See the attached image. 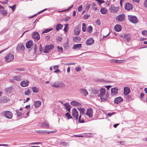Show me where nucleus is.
Masks as SVG:
<instances>
[{
	"label": "nucleus",
	"instance_id": "nucleus-1",
	"mask_svg": "<svg viewBox=\"0 0 147 147\" xmlns=\"http://www.w3.org/2000/svg\"><path fill=\"white\" fill-rule=\"evenodd\" d=\"M52 86L55 88H61L65 87V84L62 82L57 81L51 85Z\"/></svg>",
	"mask_w": 147,
	"mask_h": 147
},
{
	"label": "nucleus",
	"instance_id": "nucleus-2",
	"mask_svg": "<svg viewBox=\"0 0 147 147\" xmlns=\"http://www.w3.org/2000/svg\"><path fill=\"white\" fill-rule=\"evenodd\" d=\"M14 58L13 53V52H11L8 53L5 57V61L7 62H9L13 60Z\"/></svg>",
	"mask_w": 147,
	"mask_h": 147
},
{
	"label": "nucleus",
	"instance_id": "nucleus-3",
	"mask_svg": "<svg viewBox=\"0 0 147 147\" xmlns=\"http://www.w3.org/2000/svg\"><path fill=\"white\" fill-rule=\"evenodd\" d=\"M128 18L130 22L134 24H136L138 22L137 17L135 16L128 15Z\"/></svg>",
	"mask_w": 147,
	"mask_h": 147
},
{
	"label": "nucleus",
	"instance_id": "nucleus-4",
	"mask_svg": "<svg viewBox=\"0 0 147 147\" xmlns=\"http://www.w3.org/2000/svg\"><path fill=\"white\" fill-rule=\"evenodd\" d=\"M1 114L2 115L9 119H11L13 115L12 113L11 112L8 111H3L2 112Z\"/></svg>",
	"mask_w": 147,
	"mask_h": 147
},
{
	"label": "nucleus",
	"instance_id": "nucleus-5",
	"mask_svg": "<svg viewBox=\"0 0 147 147\" xmlns=\"http://www.w3.org/2000/svg\"><path fill=\"white\" fill-rule=\"evenodd\" d=\"M125 16L124 14L119 15L115 18L116 21L119 22H123L125 20Z\"/></svg>",
	"mask_w": 147,
	"mask_h": 147
},
{
	"label": "nucleus",
	"instance_id": "nucleus-6",
	"mask_svg": "<svg viewBox=\"0 0 147 147\" xmlns=\"http://www.w3.org/2000/svg\"><path fill=\"white\" fill-rule=\"evenodd\" d=\"M109 9L110 12L113 13H116L119 10V7H115L114 5H111Z\"/></svg>",
	"mask_w": 147,
	"mask_h": 147
},
{
	"label": "nucleus",
	"instance_id": "nucleus-7",
	"mask_svg": "<svg viewBox=\"0 0 147 147\" xmlns=\"http://www.w3.org/2000/svg\"><path fill=\"white\" fill-rule=\"evenodd\" d=\"M86 114L89 117H92L93 115V110L91 108L88 109Z\"/></svg>",
	"mask_w": 147,
	"mask_h": 147
},
{
	"label": "nucleus",
	"instance_id": "nucleus-8",
	"mask_svg": "<svg viewBox=\"0 0 147 147\" xmlns=\"http://www.w3.org/2000/svg\"><path fill=\"white\" fill-rule=\"evenodd\" d=\"M124 7L125 10H129L133 9V5L131 3H127L125 4Z\"/></svg>",
	"mask_w": 147,
	"mask_h": 147
},
{
	"label": "nucleus",
	"instance_id": "nucleus-9",
	"mask_svg": "<svg viewBox=\"0 0 147 147\" xmlns=\"http://www.w3.org/2000/svg\"><path fill=\"white\" fill-rule=\"evenodd\" d=\"M24 47L23 45L21 44H19L16 48V50L17 51H24Z\"/></svg>",
	"mask_w": 147,
	"mask_h": 147
},
{
	"label": "nucleus",
	"instance_id": "nucleus-10",
	"mask_svg": "<svg viewBox=\"0 0 147 147\" xmlns=\"http://www.w3.org/2000/svg\"><path fill=\"white\" fill-rule=\"evenodd\" d=\"M72 115L76 118V120L78 119V113L76 109L74 108L73 109L72 111Z\"/></svg>",
	"mask_w": 147,
	"mask_h": 147
},
{
	"label": "nucleus",
	"instance_id": "nucleus-11",
	"mask_svg": "<svg viewBox=\"0 0 147 147\" xmlns=\"http://www.w3.org/2000/svg\"><path fill=\"white\" fill-rule=\"evenodd\" d=\"M33 38L36 40H38L40 39V36L39 33L37 32H34L32 35Z\"/></svg>",
	"mask_w": 147,
	"mask_h": 147
},
{
	"label": "nucleus",
	"instance_id": "nucleus-12",
	"mask_svg": "<svg viewBox=\"0 0 147 147\" xmlns=\"http://www.w3.org/2000/svg\"><path fill=\"white\" fill-rule=\"evenodd\" d=\"M118 89L116 87L111 88V94L114 95L118 94Z\"/></svg>",
	"mask_w": 147,
	"mask_h": 147
},
{
	"label": "nucleus",
	"instance_id": "nucleus-13",
	"mask_svg": "<svg viewBox=\"0 0 147 147\" xmlns=\"http://www.w3.org/2000/svg\"><path fill=\"white\" fill-rule=\"evenodd\" d=\"M94 42L93 39L92 38H90L86 41V44L88 45H91L93 44Z\"/></svg>",
	"mask_w": 147,
	"mask_h": 147
},
{
	"label": "nucleus",
	"instance_id": "nucleus-14",
	"mask_svg": "<svg viewBox=\"0 0 147 147\" xmlns=\"http://www.w3.org/2000/svg\"><path fill=\"white\" fill-rule=\"evenodd\" d=\"M123 100V99L121 97L116 98L114 100V102L115 104H118Z\"/></svg>",
	"mask_w": 147,
	"mask_h": 147
},
{
	"label": "nucleus",
	"instance_id": "nucleus-15",
	"mask_svg": "<svg viewBox=\"0 0 147 147\" xmlns=\"http://www.w3.org/2000/svg\"><path fill=\"white\" fill-rule=\"evenodd\" d=\"M100 98L101 100L103 102L107 100V98L108 96V94H103L100 95H99Z\"/></svg>",
	"mask_w": 147,
	"mask_h": 147
},
{
	"label": "nucleus",
	"instance_id": "nucleus-16",
	"mask_svg": "<svg viewBox=\"0 0 147 147\" xmlns=\"http://www.w3.org/2000/svg\"><path fill=\"white\" fill-rule=\"evenodd\" d=\"M130 89L127 87H125L124 88L123 92L125 95H127L130 92Z\"/></svg>",
	"mask_w": 147,
	"mask_h": 147
},
{
	"label": "nucleus",
	"instance_id": "nucleus-17",
	"mask_svg": "<svg viewBox=\"0 0 147 147\" xmlns=\"http://www.w3.org/2000/svg\"><path fill=\"white\" fill-rule=\"evenodd\" d=\"M79 91L82 94L85 96H86L88 94V92L84 89L81 88L79 90Z\"/></svg>",
	"mask_w": 147,
	"mask_h": 147
},
{
	"label": "nucleus",
	"instance_id": "nucleus-18",
	"mask_svg": "<svg viewBox=\"0 0 147 147\" xmlns=\"http://www.w3.org/2000/svg\"><path fill=\"white\" fill-rule=\"evenodd\" d=\"M81 44H77L74 45L73 47V49H79L82 47Z\"/></svg>",
	"mask_w": 147,
	"mask_h": 147
},
{
	"label": "nucleus",
	"instance_id": "nucleus-19",
	"mask_svg": "<svg viewBox=\"0 0 147 147\" xmlns=\"http://www.w3.org/2000/svg\"><path fill=\"white\" fill-rule=\"evenodd\" d=\"M115 30L117 32L121 31V27L120 25L117 24L114 27Z\"/></svg>",
	"mask_w": 147,
	"mask_h": 147
},
{
	"label": "nucleus",
	"instance_id": "nucleus-20",
	"mask_svg": "<svg viewBox=\"0 0 147 147\" xmlns=\"http://www.w3.org/2000/svg\"><path fill=\"white\" fill-rule=\"evenodd\" d=\"M29 82L28 81H23L20 83L21 85L23 87H25L28 86Z\"/></svg>",
	"mask_w": 147,
	"mask_h": 147
},
{
	"label": "nucleus",
	"instance_id": "nucleus-21",
	"mask_svg": "<svg viewBox=\"0 0 147 147\" xmlns=\"http://www.w3.org/2000/svg\"><path fill=\"white\" fill-rule=\"evenodd\" d=\"M54 46L53 45H47V53H49V51L53 48Z\"/></svg>",
	"mask_w": 147,
	"mask_h": 147
},
{
	"label": "nucleus",
	"instance_id": "nucleus-22",
	"mask_svg": "<svg viewBox=\"0 0 147 147\" xmlns=\"http://www.w3.org/2000/svg\"><path fill=\"white\" fill-rule=\"evenodd\" d=\"M65 108L69 112H70V109L71 108V106L68 103H66L64 104Z\"/></svg>",
	"mask_w": 147,
	"mask_h": 147
},
{
	"label": "nucleus",
	"instance_id": "nucleus-23",
	"mask_svg": "<svg viewBox=\"0 0 147 147\" xmlns=\"http://www.w3.org/2000/svg\"><path fill=\"white\" fill-rule=\"evenodd\" d=\"M74 34L76 35H78L80 33V30L78 26H76L74 29Z\"/></svg>",
	"mask_w": 147,
	"mask_h": 147
},
{
	"label": "nucleus",
	"instance_id": "nucleus-24",
	"mask_svg": "<svg viewBox=\"0 0 147 147\" xmlns=\"http://www.w3.org/2000/svg\"><path fill=\"white\" fill-rule=\"evenodd\" d=\"M33 44V42L32 41H29L27 42L26 44V47L28 49L30 48L32 46Z\"/></svg>",
	"mask_w": 147,
	"mask_h": 147
},
{
	"label": "nucleus",
	"instance_id": "nucleus-25",
	"mask_svg": "<svg viewBox=\"0 0 147 147\" xmlns=\"http://www.w3.org/2000/svg\"><path fill=\"white\" fill-rule=\"evenodd\" d=\"M73 40L76 42L78 43L81 40V38L80 37L77 36L74 37L73 38Z\"/></svg>",
	"mask_w": 147,
	"mask_h": 147
},
{
	"label": "nucleus",
	"instance_id": "nucleus-26",
	"mask_svg": "<svg viewBox=\"0 0 147 147\" xmlns=\"http://www.w3.org/2000/svg\"><path fill=\"white\" fill-rule=\"evenodd\" d=\"M70 104L74 106L77 107L79 106L80 103L77 101L73 100L71 102Z\"/></svg>",
	"mask_w": 147,
	"mask_h": 147
},
{
	"label": "nucleus",
	"instance_id": "nucleus-27",
	"mask_svg": "<svg viewBox=\"0 0 147 147\" xmlns=\"http://www.w3.org/2000/svg\"><path fill=\"white\" fill-rule=\"evenodd\" d=\"M124 38L125 40L127 42H129L131 39L129 36L127 34L124 35Z\"/></svg>",
	"mask_w": 147,
	"mask_h": 147
},
{
	"label": "nucleus",
	"instance_id": "nucleus-28",
	"mask_svg": "<svg viewBox=\"0 0 147 147\" xmlns=\"http://www.w3.org/2000/svg\"><path fill=\"white\" fill-rule=\"evenodd\" d=\"M41 102L40 101H35L34 102V105L36 108L38 107L41 105Z\"/></svg>",
	"mask_w": 147,
	"mask_h": 147
},
{
	"label": "nucleus",
	"instance_id": "nucleus-29",
	"mask_svg": "<svg viewBox=\"0 0 147 147\" xmlns=\"http://www.w3.org/2000/svg\"><path fill=\"white\" fill-rule=\"evenodd\" d=\"M63 27V25L58 24L56 26V29L57 31H58Z\"/></svg>",
	"mask_w": 147,
	"mask_h": 147
},
{
	"label": "nucleus",
	"instance_id": "nucleus-30",
	"mask_svg": "<svg viewBox=\"0 0 147 147\" xmlns=\"http://www.w3.org/2000/svg\"><path fill=\"white\" fill-rule=\"evenodd\" d=\"M12 89H13L12 87L10 86L8 88H6L5 89V92L6 93H10Z\"/></svg>",
	"mask_w": 147,
	"mask_h": 147
},
{
	"label": "nucleus",
	"instance_id": "nucleus-31",
	"mask_svg": "<svg viewBox=\"0 0 147 147\" xmlns=\"http://www.w3.org/2000/svg\"><path fill=\"white\" fill-rule=\"evenodd\" d=\"M93 28L92 26H89L88 27L87 29V31L89 33H91L92 32Z\"/></svg>",
	"mask_w": 147,
	"mask_h": 147
},
{
	"label": "nucleus",
	"instance_id": "nucleus-32",
	"mask_svg": "<svg viewBox=\"0 0 147 147\" xmlns=\"http://www.w3.org/2000/svg\"><path fill=\"white\" fill-rule=\"evenodd\" d=\"M100 12L102 14H105L107 13V10L106 8L103 7L100 9Z\"/></svg>",
	"mask_w": 147,
	"mask_h": 147
},
{
	"label": "nucleus",
	"instance_id": "nucleus-33",
	"mask_svg": "<svg viewBox=\"0 0 147 147\" xmlns=\"http://www.w3.org/2000/svg\"><path fill=\"white\" fill-rule=\"evenodd\" d=\"M100 93L99 95L105 94V89L104 88H101L100 90Z\"/></svg>",
	"mask_w": 147,
	"mask_h": 147
},
{
	"label": "nucleus",
	"instance_id": "nucleus-34",
	"mask_svg": "<svg viewBox=\"0 0 147 147\" xmlns=\"http://www.w3.org/2000/svg\"><path fill=\"white\" fill-rule=\"evenodd\" d=\"M99 93V91L96 89H94V90H93L92 92V94H94L95 95L98 94Z\"/></svg>",
	"mask_w": 147,
	"mask_h": 147
},
{
	"label": "nucleus",
	"instance_id": "nucleus-35",
	"mask_svg": "<svg viewBox=\"0 0 147 147\" xmlns=\"http://www.w3.org/2000/svg\"><path fill=\"white\" fill-rule=\"evenodd\" d=\"M63 47L66 49H68L69 48V43L68 42V41H67V42L65 43H64L63 44Z\"/></svg>",
	"mask_w": 147,
	"mask_h": 147
},
{
	"label": "nucleus",
	"instance_id": "nucleus-36",
	"mask_svg": "<svg viewBox=\"0 0 147 147\" xmlns=\"http://www.w3.org/2000/svg\"><path fill=\"white\" fill-rule=\"evenodd\" d=\"M123 60H118L116 59H114L112 60V62L114 63H122L123 62Z\"/></svg>",
	"mask_w": 147,
	"mask_h": 147
},
{
	"label": "nucleus",
	"instance_id": "nucleus-37",
	"mask_svg": "<svg viewBox=\"0 0 147 147\" xmlns=\"http://www.w3.org/2000/svg\"><path fill=\"white\" fill-rule=\"evenodd\" d=\"M78 110H79L81 113H82V114H84L85 112V109L84 108H83L81 107H79L78 109Z\"/></svg>",
	"mask_w": 147,
	"mask_h": 147
},
{
	"label": "nucleus",
	"instance_id": "nucleus-38",
	"mask_svg": "<svg viewBox=\"0 0 147 147\" xmlns=\"http://www.w3.org/2000/svg\"><path fill=\"white\" fill-rule=\"evenodd\" d=\"M13 79L18 81H20L21 80V77L20 76H17L13 77Z\"/></svg>",
	"mask_w": 147,
	"mask_h": 147
},
{
	"label": "nucleus",
	"instance_id": "nucleus-39",
	"mask_svg": "<svg viewBox=\"0 0 147 147\" xmlns=\"http://www.w3.org/2000/svg\"><path fill=\"white\" fill-rule=\"evenodd\" d=\"M57 51L59 52H60L62 53L63 52V49L61 46H57Z\"/></svg>",
	"mask_w": 147,
	"mask_h": 147
},
{
	"label": "nucleus",
	"instance_id": "nucleus-40",
	"mask_svg": "<svg viewBox=\"0 0 147 147\" xmlns=\"http://www.w3.org/2000/svg\"><path fill=\"white\" fill-rule=\"evenodd\" d=\"M78 121L79 123H83L84 122V120L83 118H81V115L80 114L79 117Z\"/></svg>",
	"mask_w": 147,
	"mask_h": 147
},
{
	"label": "nucleus",
	"instance_id": "nucleus-41",
	"mask_svg": "<svg viewBox=\"0 0 147 147\" xmlns=\"http://www.w3.org/2000/svg\"><path fill=\"white\" fill-rule=\"evenodd\" d=\"M0 13L4 15H6L7 13V11L3 9L0 10Z\"/></svg>",
	"mask_w": 147,
	"mask_h": 147
},
{
	"label": "nucleus",
	"instance_id": "nucleus-42",
	"mask_svg": "<svg viewBox=\"0 0 147 147\" xmlns=\"http://www.w3.org/2000/svg\"><path fill=\"white\" fill-rule=\"evenodd\" d=\"M65 115L67 117V119H72L73 118L71 116V115L70 114L69 112L67 113Z\"/></svg>",
	"mask_w": 147,
	"mask_h": 147
},
{
	"label": "nucleus",
	"instance_id": "nucleus-43",
	"mask_svg": "<svg viewBox=\"0 0 147 147\" xmlns=\"http://www.w3.org/2000/svg\"><path fill=\"white\" fill-rule=\"evenodd\" d=\"M16 112V114L19 117H20L22 115V113L21 112L19 111L18 110H16L15 111Z\"/></svg>",
	"mask_w": 147,
	"mask_h": 147
},
{
	"label": "nucleus",
	"instance_id": "nucleus-44",
	"mask_svg": "<svg viewBox=\"0 0 147 147\" xmlns=\"http://www.w3.org/2000/svg\"><path fill=\"white\" fill-rule=\"evenodd\" d=\"M30 93V90L29 89H28L25 90L24 92V94L25 95H28Z\"/></svg>",
	"mask_w": 147,
	"mask_h": 147
},
{
	"label": "nucleus",
	"instance_id": "nucleus-45",
	"mask_svg": "<svg viewBox=\"0 0 147 147\" xmlns=\"http://www.w3.org/2000/svg\"><path fill=\"white\" fill-rule=\"evenodd\" d=\"M33 92L34 93H36L38 92V88L36 87H33L32 88Z\"/></svg>",
	"mask_w": 147,
	"mask_h": 147
},
{
	"label": "nucleus",
	"instance_id": "nucleus-46",
	"mask_svg": "<svg viewBox=\"0 0 147 147\" xmlns=\"http://www.w3.org/2000/svg\"><path fill=\"white\" fill-rule=\"evenodd\" d=\"M126 96V100L127 101H129L131 100V96L129 95H127Z\"/></svg>",
	"mask_w": 147,
	"mask_h": 147
},
{
	"label": "nucleus",
	"instance_id": "nucleus-47",
	"mask_svg": "<svg viewBox=\"0 0 147 147\" xmlns=\"http://www.w3.org/2000/svg\"><path fill=\"white\" fill-rule=\"evenodd\" d=\"M60 144L64 146H67L68 145V143L66 142H60Z\"/></svg>",
	"mask_w": 147,
	"mask_h": 147
},
{
	"label": "nucleus",
	"instance_id": "nucleus-48",
	"mask_svg": "<svg viewBox=\"0 0 147 147\" xmlns=\"http://www.w3.org/2000/svg\"><path fill=\"white\" fill-rule=\"evenodd\" d=\"M96 1H97L98 4L100 5L102 3H104L105 2L104 0H96Z\"/></svg>",
	"mask_w": 147,
	"mask_h": 147
},
{
	"label": "nucleus",
	"instance_id": "nucleus-49",
	"mask_svg": "<svg viewBox=\"0 0 147 147\" xmlns=\"http://www.w3.org/2000/svg\"><path fill=\"white\" fill-rule=\"evenodd\" d=\"M95 23L96 25H98L99 26L101 24L100 21L99 19H97L96 20Z\"/></svg>",
	"mask_w": 147,
	"mask_h": 147
},
{
	"label": "nucleus",
	"instance_id": "nucleus-50",
	"mask_svg": "<svg viewBox=\"0 0 147 147\" xmlns=\"http://www.w3.org/2000/svg\"><path fill=\"white\" fill-rule=\"evenodd\" d=\"M90 16V15L86 14L84 16V19H88Z\"/></svg>",
	"mask_w": 147,
	"mask_h": 147
},
{
	"label": "nucleus",
	"instance_id": "nucleus-51",
	"mask_svg": "<svg viewBox=\"0 0 147 147\" xmlns=\"http://www.w3.org/2000/svg\"><path fill=\"white\" fill-rule=\"evenodd\" d=\"M68 24H66L64 28V30L67 32V31L68 30Z\"/></svg>",
	"mask_w": 147,
	"mask_h": 147
},
{
	"label": "nucleus",
	"instance_id": "nucleus-52",
	"mask_svg": "<svg viewBox=\"0 0 147 147\" xmlns=\"http://www.w3.org/2000/svg\"><path fill=\"white\" fill-rule=\"evenodd\" d=\"M147 31L144 30H143L142 32V34L145 36H147Z\"/></svg>",
	"mask_w": 147,
	"mask_h": 147
},
{
	"label": "nucleus",
	"instance_id": "nucleus-53",
	"mask_svg": "<svg viewBox=\"0 0 147 147\" xmlns=\"http://www.w3.org/2000/svg\"><path fill=\"white\" fill-rule=\"evenodd\" d=\"M62 38L61 36H58L57 39V41L58 42H61L62 40Z\"/></svg>",
	"mask_w": 147,
	"mask_h": 147
},
{
	"label": "nucleus",
	"instance_id": "nucleus-54",
	"mask_svg": "<svg viewBox=\"0 0 147 147\" xmlns=\"http://www.w3.org/2000/svg\"><path fill=\"white\" fill-rule=\"evenodd\" d=\"M73 7V5H71V6H70V7H69V8H68V9H65V10H64L62 11H67L68 10H69L71 8H72Z\"/></svg>",
	"mask_w": 147,
	"mask_h": 147
},
{
	"label": "nucleus",
	"instance_id": "nucleus-55",
	"mask_svg": "<svg viewBox=\"0 0 147 147\" xmlns=\"http://www.w3.org/2000/svg\"><path fill=\"white\" fill-rule=\"evenodd\" d=\"M143 5L144 7L147 8V0H145Z\"/></svg>",
	"mask_w": 147,
	"mask_h": 147
},
{
	"label": "nucleus",
	"instance_id": "nucleus-56",
	"mask_svg": "<svg viewBox=\"0 0 147 147\" xmlns=\"http://www.w3.org/2000/svg\"><path fill=\"white\" fill-rule=\"evenodd\" d=\"M71 18L70 17H67L65 19L64 21L65 22H67Z\"/></svg>",
	"mask_w": 147,
	"mask_h": 147
},
{
	"label": "nucleus",
	"instance_id": "nucleus-57",
	"mask_svg": "<svg viewBox=\"0 0 147 147\" xmlns=\"http://www.w3.org/2000/svg\"><path fill=\"white\" fill-rule=\"evenodd\" d=\"M82 9V5H81L78 7V11L79 12L81 11Z\"/></svg>",
	"mask_w": 147,
	"mask_h": 147
},
{
	"label": "nucleus",
	"instance_id": "nucleus-58",
	"mask_svg": "<svg viewBox=\"0 0 147 147\" xmlns=\"http://www.w3.org/2000/svg\"><path fill=\"white\" fill-rule=\"evenodd\" d=\"M59 66L58 65H55L53 66V68L54 69H55V70L56 69H59Z\"/></svg>",
	"mask_w": 147,
	"mask_h": 147
},
{
	"label": "nucleus",
	"instance_id": "nucleus-59",
	"mask_svg": "<svg viewBox=\"0 0 147 147\" xmlns=\"http://www.w3.org/2000/svg\"><path fill=\"white\" fill-rule=\"evenodd\" d=\"M61 72L60 70L58 69H56L54 71V73H60Z\"/></svg>",
	"mask_w": 147,
	"mask_h": 147
},
{
	"label": "nucleus",
	"instance_id": "nucleus-60",
	"mask_svg": "<svg viewBox=\"0 0 147 147\" xmlns=\"http://www.w3.org/2000/svg\"><path fill=\"white\" fill-rule=\"evenodd\" d=\"M39 50L41 52L43 51V48L41 44H40L39 46Z\"/></svg>",
	"mask_w": 147,
	"mask_h": 147
},
{
	"label": "nucleus",
	"instance_id": "nucleus-61",
	"mask_svg": "<svg viewBox=\"0 0 147 147\" xmlns=\"http://www.w3.org/2000/svg\"><path fill=\"white\" fill-rule=\"evenodd\" d=\"M56 132V131L55 130H53V131H47V134H49L52 133H55Z\"/></svg>",
	"mask_w": 147,
	"mask_h": 147
},
{
	"label": "nucleus",
	"instance_id": "nucleus-62",
	"mask_svg": "<svg viewBox=\"0 0 147 147\" xmlns=\"http://www.w3.org/2000/svg\"><path fill=\"white\" fill-rule=\"evenodd\" d=\"M90 5L87 4L86 6V9L87 10H88L90 7Z\"/></svg>",
	"mask_w": 147,
	"mask_h": 147
},
{
	"label": "nucleus",
	"instance_id": "nucleus-63",
	"mask_svg": "<svg viewBox=\"0 0 147 147\" xmlns=\"http://www.w3.org/2000/svg\"><path fill=\"white\" fill-rule=\"evenodd\" d=\"M9 7L11 8L13 11H14L16 8V5H14L13 6H9Z\"/></svg>",
	"mask_w": 147,
	"mask_h": 147
},
{
	"label": "nucleus",
	"instance_id": "nucleus-64",
	"mask_svg": "<svg viewBox=\"0 0 147 147\" xmlns=\"http://www.w3.org/2000/svg\"><path fill=\"white\" fill-rule=\"evenodd\" d=\"M132 1L136 3H139L140 0H132Z\"/></svg>",
	"mask_w": 147,
	"mask_h": 147
}]
</instances>
